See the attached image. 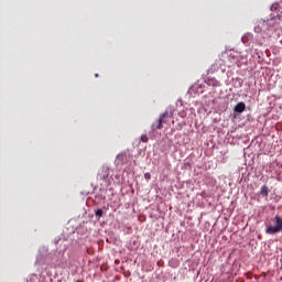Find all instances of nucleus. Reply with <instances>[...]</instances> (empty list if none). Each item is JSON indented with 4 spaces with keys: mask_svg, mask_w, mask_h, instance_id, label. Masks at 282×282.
<instances>
[{
    "mask_svg": "<svg viewBox=\"0 0 282 282\" xmlns=\"http://www.w3.org/2000/svg\"><path fill=\"white\" fill-rule=\"evenodd\" d=\"M282 8L279 6V3H274L271 6V12H276L275 15H273L271 19L267 21V24L270 25L271 28H274L276 23H281L282 21Z\"/></svg>",
    "mask_w": 282,
    "mask_h": 282,
    "instance_id": "nucleus-1",
    "label": "nucleus"
},
{
    "mask_svg": "<svg viewBox=\"0 0 282 282\" xmlns=\"http://www.w3.org/2000/svg\"><path fill=\"white\" fill-rule=\"evenodd\" d=\"M167 118H171V112H169V111L163 112L160 116V118L158 119L156 123H152V126H151L152 131L162 129L163 128L162 124H164V122H166Z\"/></svg>",
    "mask_w": 282,
    "mask_h": 282,
    "instance_id": "nucleus-2",
    "label": "nucleus"
},
{
    "mask_svg": "<svg viewBox=\"0 0 282 282\" xmlns=\"http://www.w3.org/2000/svg\"><path fill=\"white\" fill-rule=\"evenodd\" d=\"M227 58L229 61L228 67H232V65H237L239 63V53L232 52Z\"/></svg>",
    "mask_w": 282,
    "mask_h": 282,
    "instance_id": "nucleus-3",
    "label": "nucleus"
},
{
    "mask_svg": "<svg viewBox=\"0 0 282 282\" xmlns=\"http://www.w3.org/2000/svg\"><path fill=\"white\" fill-rule=\"evenodd\" d=\"M99 180H106L109 177V167L102 166L98 172Z\"/></svg>",
    "mask_w": 282,
    "mask_h": 282,
    "instance_id": "nucleus-4",
    "label": "nucleus"
},
{
    "mask_svg": "<svg viewBox=\"0 0 282 282\" xmlns=\"http://www.w3.org/2000/svg\"><path fill=\"white\" fill-rule=\"evenodd\" d=\"M205 83L208 85V87H219V80H217L215 77H208Z\"/></svg>",
    "mask_w": 282,
    "mask_h": 282,
    "instance_id": "nucleus-5",
    "label": "nucleus"
},
{
    "mask_svg": "<svg viewBox=\"0 0 282 282\" xmlns=\"http://www.w3.org/2000/svg\"><path fill=\"white\" fill-rule=\"evenodd\" d=\"M234 111L236 113H243L246 111V104L243 101H240L236 105Z\"/></svg>",
    "mask_w": 282,
    "mask_h": 282,
    "instance_id": "nucleus-6",
    "label": "nucleus"
},
{
    "mask_svg": "<svg viewBox=\"0 0 282 282\" xmlns=\"http://www.w3.org/2000/svg\"><path fill=\"white\" fill-rule=\"evenodd\" d=\"M260 195H262V197H268V195H270V188L268 187V185H263L261 187Z\"/></svg>",
    "mask_w": 282,
    "mask_h": 282,
    "instance_id": "nucleus-7",
    "label": "nucleus"
},
{
    "mask_svg": "<svg viewBox=\"0 0 282 282\" xmlns=\"http://www.w3.org/2000/svg\"><path fill=\"white\" fill-rule=\"evenodd\" d=\"M105 215V212L102 209H97L96 217H102Z\"/></svg>",
    "mask_w": 282,
    "mask_h": 282,
    "instance_id": "nucleus-8",
    "label": "nucleus"
},
{
    "mask_svg": "<svg viewBox=\"0 0 282 282\" xmlns=\"http://www.w3.org/2000/svg\"><path fill=\"white\" fill-rule=\"evenodd\" d=\"M141 141L145 142V143L149 142V137L147 134H142L141 135Z\"/></svg>",
    "mask_w": 282,
    "mask_h": 282,
    "instance_id": "nucleus-9",
    "label": "nucleus"
},
{
    "mask_svg": "<svg viewBox=\"0 0 282 282\" xmlns=\"http://www.w3.org/2000/svg\"><path fill=\"white\" fill-rule=\"evenodd\" d=\"M144 177H145V180H151V173H145Z\"/></svg>",
    "mask_w": 282,
    "mask_h": 282,
    "instance_id": "nucleus-10",
    "label": "nucleus"
},
{
    "mask_svg": "<svg viewBox=\"0 0 282 282\" xmlns=\"http://www.w3.org/2000/svg\"><path fill=\"white\" fill-rule=\"evenodd\" d=\"M117 158L118 160H122V158H124V153L119 154Z\"/></svg>",
    "mask_w": 282,
    "mask_h": 282,
    "instance_id": "nucleus-11",
    "label": "nucleus"
}]
</instances>
